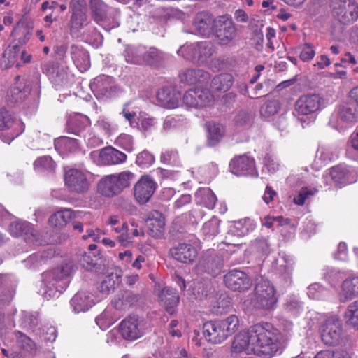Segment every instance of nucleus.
I'll return each mask as SVG.
<instances>
[{
    "label": "nucleus",
    "instance_id": "obj_1",
    "mask_svg": "<svg viewBox=\"0 0 358 358\" xmlns=\"http://www.w3.org/2000/svg\"><path fill=\"white\" fill-rule=\"evenodd\" d=\"M252 352L266 357L273 356L279 350L278 334L270 324H256L250 327Z\"/></svg>",
    "mask_w": 358,
    "mask_h": 358
},
{
    "label": "nucleus",
    "instance_id": "obj_2",
    "mask_svg": "<svg viewBox=\"0 0 358 358\" xmlns=\"http://www.w3.org/2000/svg\"><path fill=\"white\" fill-rule=\"evenodd\" d=\"M76 270L71 260H65L59 266L52 270L43 272L41 275L43 282V296L49 300L60 292L57 283L71 277Z\"/></svg>",
    "mask_w": 358,
    "mask_h": 358
},
{
    "label": "nucleus",
    "instance_id": "obj_3",
    "mask_svg": "<svg viewBox=\"0 0 358 358\" xmlns=\"http://www.w3.org/2000/svg\"><path fill=\"white\" fill-rule=\"evenodd\" d=\"M134 177V173L129 171L106 176L98 183L99 192L107 197L114 196L128 187Z\"/></svg>",
    "mask_w": 358,
    "mask_h": 358
},
{
    "label": "nucleus",
    "instance_id": "obj_4",
    "mask_svg": "<svg viewBox=\"0 0 358 358\" xmlns=\"http://www.w3.org/2000/svg\"><path fill=\"white\" fill-rule=\"evenodd\" d=\"M69 8L71 15L69 22L71 34L74 37H80L85 34L82 31L87 27L90 21L87 16V6L85 0H71Z\"/></svg>",
    "mask_w": 358,
    "mask_h": 358
},
{
    "label": "nucleus",
    "instance_id": "obj_5",
    "mask_svg": "<svg viewBox=\"0 0 358 358\" xmlns=\"http://www.w3.org/2000/svg\"><path fill=\"white\" fill-rule=\"evenodd\" d=\"M253 302L258 308L273 309L278 302L276 289L267 279L261 278L254 289Z\"/></svg>",
    "mask_w": 358,
    "mask_h": 358
},
{
    "label": "nucleus",
    "instance_id": "obj_6",
    "mask_svg": "<svg viewBox=\"0 0 358 358\" xmlns=\"http://www.w3.org/2000/svg\"><path fill=\"white\" fill-rule=\"evenodd\" d=\"M213 52V45L208 41L186 43L182 45L177 51L179 56L198 64H203L207 62Z\"/></svg>",
    "mask_w": 358,
    "mask_h": 358
},
{
    "label": "nucleus",
    "instance_id": "obj_7",
    "mask_svg": "<svg viewBox=\"0 0 358 358\" xmlns=\"http://www.w3.org/2000/svg\"><path fill=\"white\" fill-rule=\"evenodd\" d=\"M331 13L342 24H348L358 18V3L356 0H331Z\"/></svg>",
    "mask_w": 358,
    "mask_h": 358
},
{
    "label": "nucleus",
    "instance_id": "obj_8",
    "mask_svg": "<svg viewBox=\"0 0 358 358\" xmlns=\"http://www.w3.org/2000/svg\"><path fill=\"white\" fill-rule=\"evenodd\" d=\"M212 33L219 44L227 45L236 37V28L230 17L221 15L215 19Z\"/></svg>",
    "mask_w": 358,
    "mask_h": 358
},
{
    "label": "nucleus",
    "instance_id": "obj_9",
    "mask_svg": "<svg viewBox=\"0 0 358 358\" xmlns=\"http://www.w3.org/2000/svg\"><path fill=\"white\" fill-rule=\"evenodd\" d=\"M119 328L124 339L134 341L145 334L147 322L143 317L136 315L129 316L120 322Z\"/></svg>",
    "mask_w": 358,
    "mask_h": 358
},
{
    "label": "nucleus",
    "instance_id": "obj_10",
    "mask_svg": "<svg viewBox=\"0 0 358 358\" xmlns=\"http://www.w3.org/2000/svg\"><path fill=\"white\" fill-rule=\"evenodd\" d=\"M64 182L70 192L77 194H84L90 188L85 173L76 169H70L65 172Z\"/></svg>",
    "mask_w": 358,
    "mask_h": 358
},
{
    "label": "nucleus",
    "instance_id": "obj_11",
    "mask_svg": "<svg viewBox=\"0 0 358 358\" xmlns=\"http://www.w3.org/2000/svg\"><path fill=\"white\" fill-rule=\"evenodd\" d=\"M342 333L341 323L339 318L334 315L327 319L321 329L322 341L329 345H336Z\"/></svg>",
    "mask_w": 358,
    "mask_h": 358
},
{
    "label": "nucleus",
    "instance_id": "obj_12",
    "mask_svg": "<svg viewBox=\"0 0 358 358\" xmlns=\"http://www.w3.org/2000/svg\"><path fill=\"white\" fill-rule=\"evenodd\" d=\"M323 99L318 94H309L301 96L294 103V112L298 115H309L321 109Z\"/></svg>",
    "mask_w": 358,
    "mask_h": 358
},
{
    "label": "nucleus",
    "instance_id": "obj_13",
    "mask_svg": "<svg viewBox=\"0 0 358 358\" xmlns=\"http://www.w3.org/2000/svg\"><path fill=\"white\" fill-rule=\"evenodd\" d=\"M93 156L97 155L96 162L102 166H111L123 164L127 161V155L124 152L111 147L108 146L94 152Z\"/></svg>",
    "mask_w": 358,
    "mask_h": 358
},
{
    "label": "nucleus",
    "instance_id": "obj_14",
    "mask_svg": "<svg viewBox=\"0 0 358 358\" xmlns=\"http://www.w3.org/2000/svg\"><path fill=\"white\" fill-rule=\"evenodd\" d=\"M22 122L5 108L0 109V131L10 130L8 143L20 135L24 131Z\"/></svg>",
    "mask_w": 358,
    "mask_h": 358
},
{
    "label": "nucleus",
    "instance_id": "obj_15",
    "mask_svg": "<svg viewBox=\"0 0 358 358\" xmlns=\"http://www.w3.org/2000/svg\"><path fill=\"white\" fill-rule=\"evenodd\" d=\"M156 189L155 182L149 176H142L134 187V195L138 203L145 204Z\"/></svg>",
    "mask_w": 358,
    "mask_h": 358
},
{
    "label": "nucleus",
    "instance_id": "obj_16",
    "mask_svg": "<svg viewBox=\"0 0 358 358\" xmlns=\"http://www.w3.org/2000/svg\"><path fill=\"white\" fill-rule=\"evenodd\" d=\"M213 96L208 90L194 88L187 90L183 97V103L190 108L204 107L208 105Z\"/></svg>",
    "mask_w": 358,
    "mask_h": 358
},
{
    "label": "nucleus",
    "instance_id": "obj_17",
    "mask_svg": "<svg viewBox=\"0 0 358 358\" xmlns=\"http://www.w3.org/2000/svg\"><path fill=\"white\" fill-rule=\"evenodd\" d=\"M10 231L13 236L23 237L27 243H30L38 242L41 237L39 232L27 222H12L10 224Z\"/></svg>",
    "mask_w": 358,
    "mask_h": 358
},
{
    "label": "nucleus",
    "instance_id": "obj_18",
    "mask_svg": "<svg viewBox=\"0 0 358 358\" xmlns=\"http://www.w3.org/2000/svg\"><path fill=\"white\" fill-rule=\"evenodd\" d=\"M226 286L234 291H245L251 286V281L248 276L239 270H232L224 277Z\"/></svg>",
    "mask_w": 358,
    "mask_h": 358
},
{
    "label": "nucleus",
    "instance_id": "obj_19",
    "mask_svg": "<svg viewBox=\"0 0 358 358\" xmlns=\"http://www.w3.org/2000/svg\"><path fill=\"white\" fill-rule=\"evenodd\" d=\"M90 87L99 99L110 97L115 92L116 88L113 78L105 75L96 77L91 83Z\"/></svg>",
    "mask_w": 358,
    "mask_h": 358
},
{
    "label": "nucleus",
    "instance_id": "obj_20",
    "mask_svg": "<svg viewBox=\"0 0 358 358\" xmlns=\"http://www.w3.org/2000/svg\"><path fill=\"white\" fill-rule=\"evenodd\" d=\"M140 299L139 294L129 290H122L114 296L111 303L116 310L126 311L135 306Z\"/></svg>",
    "mask_w": 358,
    "mask_h": 358
},
{
    "label": "nucleus",
    "instance_id": "obj_21",
    "mask_svg": "<svg viewBox=\"0 0 358 358\" xmlns=\"http://www.w3.org/2000/svg\"><path fill=\"white\" fill-rule=\"evenodd\" d=\"M180 99V93L171 87H163L157 93V101L162 107L167 109L178 108Z\"/></svg>",
    "mask_w": 358,
    "mask_h": 358
},
{
    "label": "nucleus",
    "instance_id": "obj_22",
    "mask_svg": "<svg viewBox=\"0 0 358 358\" xmlns=\"http://www.w3.org/2000/svg\"><path fill=\"white\" fill-rule=\"evenodd\" d=\"M329 176L334 182L340 184L353 183L357 178L355 169L343 164L332 167Z\"/></svg>",
    "mask_w": 358,
    "mask_h": 358
},
{
    "label": "nucleus",
    "instance_id": "obj_23",
    "mask_svg": "<svg viewBox=\"0 0 358 358\" xmlns=\"http://www.w3.org/2000/svg\"><path fill=\"white\" fill-rule=\"evenodd\" d=\"M203 334L212 343H220L228 337L219 321H209L203 326Z\"/></svg>",
    "mask_w": 358,
    "mask_h": 358
},
{
    "label": "nucleus",
    "instance_id": "obj_24",
    "mask_svg": "<svg viewBox=\"0 0 358 358\" xmlns=\"http://www.w3.org/2000/svg\"><path fill=\"white\" fill-rule=\"evenodd\" d=\"M223 259L221 257L208 252V256L199 262V268L201 271L215 277L219 275L222 269Z\"/></svg>",
    "mask_w": 358,
    "mask_h": 358
},
{
    "label": "nucleus",
    "instance_id": "obj_25",
    "mask_svg": "<svg viewBox=\"0 0 358 358\" xmlns=\"http://www.w3.org/2000/svg\"><path fill=\"white\" fill-rule=\"evenodd\" d=\"M148 234L152 237H159L164 230L165 221L162 214L158 210H152L145 220Z\"/></svg>",
    "mask_w": 358,
    "mask_h": 358
},
{
    "label": "nucleus",
    "instance_id": "obj_26",
    "mask_svg": "<svg viewBox=\"0 0 358 358\" xmlns=\"http://www.w3.org/2000/svg\"><path fill=\"white\" fill-rule=\"evenodd\" d=\"M215 19L208 12H199L194 18V27L199 34L203 36H208L212 33V27Z\"/></svg>",
    "mask_w": 358,
    "mask_h": 358
},
{
    "label": "nucleus",
    "instance_id": "obj_27",
    "mask_svg": "<svg viewBox=\"0 0 358 358\" xmlns=\"http://www.w3.org/2000/svg\"><path fill=\"white\" fill-rule=\"evenodd\" d=\"M229 167L231 172L237 176L251 173L255 169V160L246 155H242L233 159Z\"/></svg>",
    "mask_w": 358,
    "mask_h": 358
},
{
    "label": "nucleus",
    "instance_id": "obj_28",
    "mask_svg": "<svg viewBox=\"0 0 358 358\" xmlns=\"http://www.w3.org/2000/svg\"><path fill=\"white\" fill-rule=\"evenodd\" d=\"M158 299L161 305L170 314L174 313V308L179 303V295L175 289L163 288L158 294Z\"/></svg>",
    "mask_w": 358,
    "mask_h": 358
},
{
    "label": "nucleus",
    "instance_id": "obj_29",
    "mask_svg": "<svg viewBox=\"0 0 358 358\" xmlns=\"http://www.w3.org/2000/svg\"><path fill=\"white\" fill-rule=\"evenodd\" d=\"M94 304L93 295L85 291L78 292L71 300V306L76 313L88 310Z\"/></svg>",
    "mask_w": 358,
    "mask_h": 358
},
{
    "label": "nucleus",
    "instance_id": "obj_30",
    "mask_svg": "<svg viewBox=\"0 0 358 358\" xmlns=\"http://www.w3.org/2000/svg\"><path fill=\"white\" fill-rule=\"evenodd\" d=\"M72 60L80 71H86L90 66V55L83 47L72 45L70 48Z\"/></svg>",
    "mask_w": 358,
    "mask_h": 358
},
{
    "label": "nucleus",
    "instance_id": "obj_31",
    "mask_svg": "<svg viewBox=\"0 0 358 358\" xmlns=\"http://www.w3.org/2000/svg\"><path fill=\"white\" fill-rule=\"evenodd\" d=\"M98 248H86V250H80L78 261L81 266L87 270H92L98 264L100 259V251Z\"/></svg>",
    "mask_w": 358,
    "mask_h": 358
},
{
    "label": "nucleus",
    "instance_id": "obj_32",
    "mask_svg": "<svg viewBox=\"0 0 358 358\" xmlns=\"http://www.w3.org/2000/svg\"><path fill=\"white\" fill-rule=\"evenodd\" d=\"M358 296V276L349 278L345 280L341 285V289L338 294V299L345 303Z\"/></svg>",
    "mask_w": 358,
    "mask_h": 358
},
{
    "label": "nucleus",
    "instance_id": "obj_33",
    "mask_svg": "<svg viewBox=\"0 0 358 358\" xmlns=\"http://www.w3.org/2000/svg\"><path fill=\"white\" fill-rule=\"evenodd\" d=\"M250 331L248 329L246 331H241L236 335L232 343V352L239 353L245 352H252V347L250 345Z\"/></svg>",
    "mask_w": 358,
    "mask_h": 358
},
{
    "label": "nucleus",
    "instance_id": "obj_34",
    "mask_svg": "<svg viewBox=\"0 0 358 358\" xmlns=\"http://www.w3.org/2000/svg\"><path fill=\"white\" fill-rule=\"evenodd\" d=\"M180 81L188 85L204 81L208 78V73L199 69H186L179 75Z\"/></svg>",
    "mask_w": 358,
    "mask_h": 358
},
{
    "label": "nucleus",
    "instance_id": "obj_35",
    "mask_svg": "<svg viewBox=\"0 0 358 358\" xmlns=\"http://www.w3.org/2000/svg\"><path fill=\"white\" fill-rule=\"evenodd\" d=\"M121 277V271L119 269H115L114 271L110 273L101 281L99 287L100 292L103 294H109L113 292L120 284Z\"/></svg>",
    "mask_w": 358,
    "mask_h": 358
},
{
    "label": "nucleus",
    "instance_id": "obj_36",
    "mask_svg": "<svg viewBox=\"0 0 358 358\" xmlns=\"http://www.w3.org/2000/svg\"><path fill=\"white\" fill-rule=\"evenodd\" d=\"M165 59V54L157 48L150 47L146 50L145 48L143 65L158 68L164 64Z\"/></svg>",
    "mask_w": 358,
    "mask_h": 358
},
{
    "label": "nucleus",
    "instance_id": "obj_37",
    "mask_svg": "<svg viewBox=\"0 0 358 358\" xmlns=\"http://www.w3.org/2000/svg\"><path fill=\"white\" fill-rule=\"evenodd\" d=\"M197 248H171L170 254L176 260L182 263H191L198 256Z\"/></svg>",
    "mask_w": 358,
    "mask_h": 358
},
{
    "label": "nucleus",
    "instance_id": "obj_38",
    "mask_svg": "<svg viewBox=\"0 0 358 358\" xmlns=\"http://www.w3.org/2000/svg\"><path fill=\"white\" fill-rule=\"evenodd\" d=\"M145 47L127 45L124 51L125 61L131 64L143 65Z\"/></svg>",
    "mask_w": 358,
    "mask_h": 358
},
{
    "label": "nucleus",
    "instance_id": "obj_39",
    "mask_svg": "<svg viewBox=\"0 0 358 358\" xmlns=\"http://www.w3.org/2000/svg\"><path fill=\"white\" fill-rule=\"evenodd\" d=\"M234 81L231 73H220L213 77L210 87L215 92H225L231 87Z\"/></svg>",
    "mask_w": 358,
    "mask_h": 358
},
{
    "label": "nucleus",
    "instance_id": "obj_40",
    "mask_svg": "<svg viewBox=\"0 0 358 358\" xmlns=\"http://www.w3.org/2000/svg\"><path fill=\"white\" fill-rule=\"evenodd\" d=\"M206 127L208 129V145L215 146L224 136L225 128L222 124L213 122H208Z\"/></svg>",
    "mask_w": 358,
    "mask_h": 358
},
{
    "label": "nucleus",
    "instance_id": "obj_41",
    "mask_svg": "<svg viewBox=\"0 0 358 358\" xmlns=\"http://www.w3.org/2000/svg\"><path fill=\"white\" fill-rule=\"evenodd\" d=\"M73 217V212L71 209H64L58 210L52 214L49 220V224L51 227L60 229L65 226Z\"/></svg>",
    "mask_w": 358,
    "mask_h": 358
},
{
    "label": "nucleus",
    "instance_id": "obj_42",
    "mask_svg": "<svg viewBox=\"0 0 358 358\" xmlns=\"http://www.w3.org/2000/svg\"><path fill=\"white\" fill-rule=\"evenodd\" d=\"M90 8L95 21L99 22L106 19L108 6L102 0H90Z\"/></svg>",
    "mask_w": 358,
    "mask_h": 358
},
{
    "label": "nucleus",
    "instance_id": "obj_43",
    "mask_svg": "<svg viewBox=\"0 0 358 358\" xmlns=\"http://www.w3.org/2000/svg\"><path fill=\"white\" fill-rule=\"evenodd\" d=\"M343 317L348 325L358 331V299L348 306Z\"/></svg>",
    "mask_w": 358,
    "mask_h": 358
},
{
    "label": "nucleus",
    "instance_id": "obj_44",
    "mask_svg": "<svg viewBox=\"0 0 358 358\" xmlns=\"http://www.w3.org/2000/svg\"><path fill=\"white\" fill-rule=\"evenodd\" d=\"M196 197L208 209L214 208L217 201L215 194L208 187L199 189L196 192Z\"/></svg>",
    "mask_w": 358,
    "mask_h": 358
},
{
    "label": "nucleus",
    "instance_id": "obj_45",
    "mask_svg": "<svg viewBox=\"0 0 358 358\" xmlns=\"http://www.w3.org/2000/svg\"><path fill=\"white\" fill-rule=\"evenodd\" d=\"M87 120L85 117L78 116L69 118L66 123V131L69 134L80 136L86 127Z\"/></svg>",
    "mask_w": 358,
    "mask_h": 358
},
{
    "label": "nucleus",
    "instance_id": "obj_46",
    "mask_svg": "<svg viewBox=\"0 0 358 358\" xmlns=\"http://www.w3.org/2000/svg\"><path fill=\"white\" fill-rule=\"evenodd\" d=\"M15 335L19 348L29 353H34L36 352V344L29 337L20 331H16Z\"/></svg>",
    "mask_w": 358,
    "mask_h": 358
},
{
    "label": "nucleus",
    "instance_id": "obj_47",
    "mask_svg": "<svg viewBox=\"0 0 358 358\" xmlns=\"http://www.w3.org/2000/svg\"><path fill=\"white\" fill-rule=\"evenodd\" d=\"M34 169L39 172H53L55 169V164L50 156L38 157L34 163Z\"/></svg>",
    "mask_w": 358,
    "mask_h": 358
},
{
    "label": "nucleus",
    "instance_id": "obj_48",
    "mask_svg": "<svg viewBox=\"0 0 358 358\" xmlns=\"http://www.w3.org/2000/svg\"><path fill=\"white\" fill-rule=\"evenodd\" d=\"M219 322L227 336L232 335L237 330L239 324L238 318L235 315H231Z\"/></svg>",
    "mask_w": 358,
    "mask_h": 358
},
{
    "label": "nucleus",
    "instance_id": "obj_49",
    "mask_svg": "<svg viewBox=\"0 0 358 358\" xmlns=\"http://www.w3.org/2000/svg\"><path fill=\"white\" fill-rule=\"evenodd\" d=\"M197 296L200 299H210L215 293V288L210 281L199 283L196 288Z\"/></svg>",
    "mask_w": 358,
    "mask_h": 358
},
{
    "label": "nucleus",
    "instance_id": "obj_50",
    "mask_svg": "<svg viewBox=\"0 0 358 358\" xmlns=\"http://www.w3.org/2000/svg\"><path fill=\"white\" fill-rule=\"evenodd\" d=\"M202 231L207 239L214 237L219 233V220L213 218L206 222L203 226Z\"/></svg>",
    "mask_w": 358,
    "mask_h": 358
},
{
    "label": "nucleus",
    "instance_id": "obj_51",
    "mask_svg": "<svg viewBox=\"0 0 358 358\" xmlns=\"http://www.w3.org/2000/svg\"><path fill=\"white\" fill-rule=\"evenodd\" d=\"M327 294V290L319 283H313L308 287V295L313 299H322Z\"/></svg>",
    "mask_w": 358,
    "mask_h": 358
},
{
    "label": "nucleus",
    "instance_id": "obj_52",
    "mask_svg": "<svg viewBox=\"0 0 358 358\" xmlns=\"http://www.w3.org/2000/svg\"><path fill=\"white\" fill-rule=\"evenodd\" d=\"M280 108L277 101H268L261 106L260 113L262 116L268 117L276 114Z\"/></svg>",
    "mask_w": 358,
    "mask_h": 358
},
{
    "label": "nucleus",
    "instance_id": "obj_53",
    "mask_svg": "<svg viewBox=\"0 0 358 358\" xmlns=\"http://www.w3.org/2000/svg\"><path fill=\"white\" fill-rule=\"evenodd\" d=\"M55 253L56 250L55 248H48L42 252L31 255L29 257L28 261L31 262L45 261L53 257L55 255Z\"/></svg>",
    "mask_w": 358,
    "mask_h": 358
},
{
    "label": "nucleus",
    "instance_id": "obj_54",
    "mask_svg": "<svg viewBox=\"0 0 358 358\" xmlns=\"http://www.w3.org/2000/svg\"><path fill=\"white\" fill-rule=\"evenodd\" d=\"M317 192L315 188L303 187L299 191V194L294 197V202L296 205L302 206L304 204L306 200Z\"/></svg>",
    "mask_w": 358,
    "mask_h": 358
},
{
    "label": "nucleus",
    "instance_id": "obj_55",
    "mask_svg": "<svg viewBox=\"0 0 358 358\" xmlns=\"http://www.w3.org/2000/svg\"><path fill=\"white\" fill-rule=\"evenodd\" d=\"M154 161V156L148 151L143 150L137 155L136 163L141 167H147L152 164Z\"/></svg>",
    "mask_w": 358,
    "mask_h": 358
},
{
    "label": "nucleus",
    "instance_id": "obj_56",
    "mask_svg": "<svg viewBox=\"0 0 358 358\" xmlns=\"http://www.w3.org/2000/svg\"><path fill=\"white\" fill-rule=\"evenodd\" d=\"M117 144L127 152H131L134 149V141L131 136L122 134L116 140Z\"/></svg>",
    "mask_w": 358,
    "mask_h": 358
},
{
    "label": "nucleus",
    "instance_id": "obj_57",
    "mask_svg": "<svg viewBox=\"0 0 358 358\" xmlns=\"http://www.w3.org/2000/svg\"><path fill=\"white\" fill-rule=\"evenodd\" d=\"M112 230L115 231L116 233L120 234L117 238L119 242L122 244H124L126 243H129L128 241V225L126 222H122L115 227H112Z\"/></svg>",
    "mask_w": 358,
    "mask_h": 358
},
{
    "label": "nucleus",
    "instance_id": "obj_58",
    "mask_svg": "<svg viewBox=\"0 0 358 358\" xmlns=\"http://www.w3.org/2000/svg\"><path fill=\"white\" fill-rule=\"evenodd\" d=\"M315 55L313 46L311 43H306L301 48L299 57L303 62L311 60Z\"/></svg>",
    "mask_w": 358,
    "mask_h": 358
},
{
    "label": "nucleus",
    "instance_id": "obj_59",
    "mask_svg": "<svg viewBox=\"0 0 358 358\" xmlns=\"http://www.w3.org/2000/svg\"><path fill=\"white\" fill-rule=\"evenodd\" d=\"M252 118L250 113L246 110L240 111L234 119V122L237 126H245L250 124Z\"/></svg>",
    "mask_w": 358,
    "mask_h": 358
},
{
    "label": "nucleus",
    "instance_id": "obj_60",
    "mask_svg": "<svg viewBox=\"0 0 358 358\" xmlns=\"http://www.w3.org/2000/svg\"><path fill=\"white\" fill-rule=\"evenodd\" d=\"M178 159V152L175 150H166L162 152L160 160L164 164H173Z\"/></svg>",
    "mask_w": 358,
    "mask_h": 358
},
{
    "label": "nucleus",
    "instance_id": "obj_61",
    "mask_svg": "<svg viewBox=\"0 0 358 358\" xmlns=\"http://www.w3.org/2000/svg\"><path fill=\"white\" fill-rule=\"evenodd\" d=\"M339 115L342 120L347 122H353L356 120L354 110L349 106H343L340 110Z\"/></svg>",
    "mask_w": 358,
    "mask_h": 358
},
{
    "label": "nucleus",
    "instance_id": "obj_62",
    "mask_svg": "<svg viewBox=\"0 0 358 358\" xmlns=\"http://www.w3.org/2000/svg\"><path fill=\"white\" fill-rule=\"evenodd\" d=\"M285 308L287 311L296 315L301 310V303L295 298H290L285 303Z\"/></svg>",
    "mask_w": 358,
    "mask_h": 358
},
{
    "label": "nucleus",
    "instance_id": "obj_63",
    "mask_svg": "<svg viewBox=\"0 0 358 358\" xmlns=\"http://www.w3.org/2000/svg\"><path fill=\"white\" fill-rule=\"evenodd\" d=\"M217 303V306L214 307V308H216L214 311L217 314H222L225 311L226 308H228L231 306L230 299L227 296L222 295L220 296Z\"/></svg>",
    "mask_w": 358,
    "mask_h": 358
},
{
    "label": "nucleus",
    "instance_id": "obj_64",
    "mask_svg": "<svg viewBox=\"0 0 358 358\" xmlns=\"http://www.w3.org/2000/svg\"><path fill=\"white\" fill-rule=\"evenodd\" d=\"M264 164L270 172H275L278 169L279 164L275 162V159L269 155H266L264 159Z\"/></svg>",
    "mask_w": 358,
    "mask_h": 358
}]
</instances>
